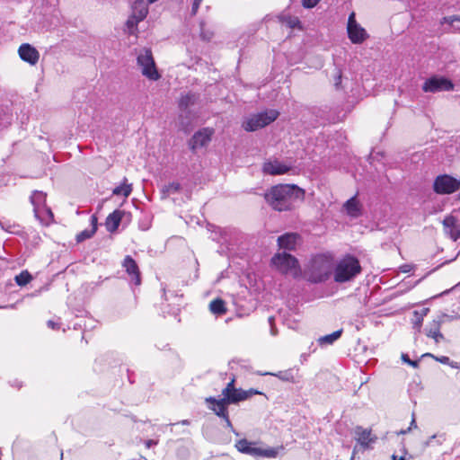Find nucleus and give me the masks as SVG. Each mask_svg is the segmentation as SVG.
Returning <instances> with one entry per match:
<instances>
[{
    "instance_id": "obj_1",
    "label": "nucleus",
    "mask_w": 460,
    "mask_h": 460,
    "mask_svg": "<svg viewBox=\"0 0 460 460\" xmlns=\"http://www.w3.org/2000/svg\"><path fill=\"white\" fill-rule=\"evenodd\" d=\"M305 191L296 185L280 184L265 194L267 202L276 210L286 211L304 199Z\"/></svg>"
},
{
    "instance_id": "obj_2",
    "label": "nucleus",
    "mask_w": 460,
    "mask_h": 460,
    "mask_svg": "<svg viewBox=\"0 0 460 460\" xmlns=\"http://www.w3.org/2000/svg\"><path fill=\"white\" fill-rule=\"evenodd\" d=\"M332 270V259L324 254H317L307 262L303 276L310 283H322L330 278Z\"/></svg>"
},
{
    "instance_id": "obj_3",
    "label": "nucleus",
    "mask_w": 460,
    "mask_h": 460,
    "mask_svg": "<svg viewBox=\"0 0 460 460\" xmlns=\"http://www.w3.org/2000/svg\"><path fill=\"white\" fill-rule=\"evenodd\" d=\"M333 270L334 281L344 283L350 281L361 272L358 260L351 255H346L336 265Z\"/></svg>"
},
{
    "instance_id": "obj_4",
    "label": "nucleus",
    "mask_w": 460,
    "mask_h": 460,
    "mask_svg": "<svg viewBox=\"0 0 460 460\" xmlns=\"http://www.w3.org/2000/svg\"><path fill=\"white\" fill-rule=\"evenodd\" d=\"M271 265L281 274L289 275L293 279H298L302 270L298 260L287 252H277L271 258Z\"/></svg>"
},
{
    "instance_id": "obj_5",
    "label": "nucleus",
    "mask_w": 460,
    "mask_h": 460,
    "mask_svg": "<svg viewBox=\"0 0 460 460\" xmlns=\"http://www.w3.org/2000/svg\"><path fill=\"white\" fill-rule=\"evenodd\" d=\"M256 445L255 442L243 438L235 443V447L239 452L255 458H276L279 452L283 450V447L261 448L258 447Z\"/></svg>"
},
{
    "instance_id": "obj_6",
    "label": "nucleus",
    "mask_w": 460,
    "mask_h": 460,
    "mask_svg": "<svg viewBox=\"0 0 460 460\" xmlns=\"http://www.w3.org/2000/svg\"><path fill=\"white\" fill-rule=\"evenodd\" d=\"M279 112L276 110H267L249 116L243 123L246 131L252 132L264 128L277 119Z\"/></svg>"
},
{
    "instance_id": "obj_7",
    "label": "nucleus",
    "mask_w": 460,
    "mask_h": 460,
    "mask_svg": "<svg viewBox=\"0 0 460 460\" xmlns=\"http://www.w3.org/2000/svg\"><path fill=\"white\" fill-rule=\"evenodd\" d=\"M137 65L141 67L144 76L151 81H157L161 75L157 71L152 51L149 49H142L137 55Z\"/></svg>"
},
{
    "instance_id": "obj_8",
    "label": "nucleus",
    "mask_w": 460,
    "mask_h": 460,
    "mask_svg": "<svg viewBox=\"0 0 460 460\" xmlns=\"http://www.w3.org/2000/svg\"><path fill=\"white\" fill-rule=\"evenodd\" d=\"M455 87L454 83L445 77L439 75H433L428 78L422 84V91L425 93H438V92H450Z\"/></svg>"
},
{
    "instance_id": "obj_9",
    "label": "nucleus",
    "mask_w": 460,
    "mask_h": 460,
    "mask_svg": "<svg viewBox=\"0 0 460 460\" xmlns=\"http://www.w3.org/2000/svg\"><path fill=\"white\" fill-rule=\"evenodd\" d=\"M433 189L438 194H450L460 189V181L447 174L439 175L434 181Z\"/></svg>"
},
{
    "instance_id": "obj_10",
    "label": "nucleus",
    "mask_w": 460,
    "mask_h": 460,
    "mask_svg": "<svg viewBox=\"0 0 460 460\" xmlns=\"http://www.w3.org/2000/svg\"><path fill=\"white\" fill-rule=\"evenodd\" d=\"M348 36L354 44L362 43L367 38V32L356 21L355 13H351L348 19Z\"/></svg>"
},
{
    "instance_id": "obj_11",
    "label": "nucleus",
    "mask_w": 460,
    "mask_h": 460,
    "mask_svg": "<svg viewBox=\"0 0 460 460\" xmlns=\"http://www.w3.org/2000/svg\"><path fill=\"white\" fill-rule=\"evenodd\" d=\"M355 439L361 449L368 450L372 448V444L376 442L377 437L372 434L370 429L357 426L355 428Z\"/></svg>"
},
{
    "instance_id": "obj_12",
    "label": "nucleus",
    "mask_w": 460,
    "mask_h": 460,
    "mask_svg": "<svg viewBox=\"0 0 460 460\" xmlns=\"http://www.w3.org/2000/svg\"><path fill=\"white\" fill-rule=\"evenodd\" d=\"M214 130L209 128H204L197 131L189 142L190 148L192 151L206 146L211 140Z\"/></svg>"
},
{
    "instance_id": "obj_13",
    "label": "nucleus",
    "mask_w": 460,
    "mask_h": 460,
    "mask_svg": "<svg viewBox=\"0 0 460 460\" xmlns=\"http://www.w3.org/2000/svg\"><path fill=\"white\" fill-rule=\"evenodd\" d=\"M261 393L257 391L256 389L251 388L249 390H243L241 388H236L231 390L228 394H223V398L226 401L228 404H235L240 402L245 401L251 396L254 394H261Z\"/></svg>"
},
{
    "instance_id": "obj_14",
    "label": "nucleus",
    "mask_w": 460,
    "mask_h": 460,
    "mask_svg": "<svg viewBox=\"0 0 460 460\" xmlns=\"http://www.w3.org/2000/svg\"><path fill=\"white\" fill-rule=\"evenodd\" d=\"M291 168V164H287L277 159H274L265 162L262 170L265 173L270 175H281L289 172Z\"/></svg>"
},
{
    "instance_id": "obj_15",
    "label": "nucleus",
    "mask_w": 460,
    "mask_h": 460,
    "mask_svg": "<svg viewBox=\"0 0 460 460\" xmlns=\"http://www.w3.org/2000/svg\"><path fill=\"white\" fill-rule=\"evenodd\" d=\"M206 402L208 408L218 417L224 418L228 414L227 406L229 405L226 401L222 398L208 397Z\"/></svg>"
},
{
    "instance_id": "obj_16",
    "label": "nucleus",
    "mask_w": 460,
    "mask_h": 460,
    "mask_svg": "<svg viewBox=\"0 0 460 460\" xmlns=\"http://www.w3.org/2000/svg\"><path fill=\"white\" fill-rule=\"evenodd\" d=\"M122 266L125 269L128 275L130 277L131 281L136 286L140 285V271L135 260H133L131 256L127 255L123 260Z\"/></svg>"
},
{
    "instance_id": "obj_17",
    "label": "nucleus",
    "mask_w": 460,
    "mask_h": 460,
    "mask_svg": "<svg viewBox=\"0 0 460 460\" xmlns=\"http://www.w3.org/2000/svg\"><path fill=\"white\" fill-rule=\"evenodd\" d=\"M19 56L22 60L30 65H36L40 58L39 51L28 43H23L18 49Z\"/></svg>"
},
{
    "instance_id": "obj_18",
    "label": "nucleus",
    "mask_w": 460,
    "mask_h": 460,
    "mask_svg": "<svg viewBox=\"0 0 460 460\" xmlns=\"http://www.w3.org/2000/svg\"><path fill=\"white\" fill-rule=\"evenodd\" d=\"M300 236L296 233H287L278 238V244L280 249L294 251Z\"/></svg>"
},
{
    "instance_id": "obj_19",
    "label": "nucleus",
    "mask_w": 460,
    "mask_h": 460,
    "mask_svg": "<svg viewBox=\"0 0 460 460\" xmlns=\"http://www.w3.org/2000/svg\"><path fill=\"white\" fill-rule=\"evenodd\" d=\"M35 217L43 225H49L53 219L51 209L47 206H42L33 209Z\"/></svg>"
},
{
    "instance_id": "obj_20",
    "label": "nucleus",
    "mask_w": 460,
    "mask_h": 460,
    "mask_svg": "<svg viewBox=\"0 0 460 460\" xmlns=\"http://www.w3.org/2000/svg\"><path fill=\"white\" fill-rule=\"evenodd\" d=\"M344 208L347 214L351 217H358L361 215V206L356 196L345 202Z\"/></svg>"
},
{
    "instance_id": "obj_21",
    "label": "nucleus",
    "mask_w": 460,
    "mask_h": 460,
    "mask_svg": "<svg viewBox=\"0 0 460 460\" xmlns=\"http://www.w3.org/2000/svg\"><path fill=\"white\" fill-rule=\"evenodd\" d=\"M123 212L120 210H115L111 214H110L106 219V226L108 231L114 232L118 229Z\"/></svg>"
},
{
    "instance_id": "obj_22",
    "label": "nucleus",
    "mask_w": 460,
    "mask_h": 460,
    "mask_svg": "<svg viewBox=\"0 0 460 460\" xmlns=\"http://www.w3.org/2000/svg\"><path fill=\"white\" fill-rule=\"evenodd\" d=\"M209 310L213 314L217 316L226 314V308L225 301L221 298L212 300L209 304Z\"/></svg>"
},
{
    "instance_id": "obj_23",
    "label": "nucleus",
    "mask_w": 460,
    "mask_h": 460,
    "mask_svg": "<svg viewBox=\"0 0 460 460\" xmlns=\"http://www.w3.org/2000/svg\"><path fill=\"white\" fill-rule=\"evenodd\" d=\"M33 209L46 205V193L40 190H34L30 197Z\"/></svg>"
},
{
    "instance_id": "obj_24",
    "label": "nucleus",
    "mask_w": 460,
    "mask_h": 460,
    "mask_svg": "<svg viewBox=\"0 0 460 460\" xmlns=\"http://www.w3.org/2000/svg\"><path fill=\"white\" fill-rule=\"evenodd\" d=\"M199 96L194 93H188L182 95L179 102V107L181 110H187L190 105H193Z\"/></svg>"
},
{
    "instance_id": "obj_25",
    "label": "nucleus",
    "mask_w": 460,
    "mask_h": 460,
    "mask_svg": "<svg viewBox=\"0 0 460 460\" xmlns=\"http://www.w3.org/2000/svg\"><path fill=\"white\" fill-rule=\"evenodd\" d=\"M132 192V185L128 183L127 178L123 179L122 184L113 189L112 194L116 196L128 197Z\"/></svg>"
},
{
    "instance_id": "obj_26",
    "label": "nucleus",
    "mask_w": 460,
    "mask_h": 460,
    "mask_svg": "<svg viewBox=\"0 0 460 460\" xmlns=\"http://www.w3.org/2000/svg\"><path fill=\"white\" fill-rule=\"evenodd\" d=\"M342 334V330H338V331H335L333 332L331 334H327V335H324V336H322L318 339V343L319 345L321 346H325V345H332V343H334L338 339H340V337L341 336Z\"/></svg>"
},
{
    "instance_id": "obj_27",
    "label": "nucleus",
    "mask_w": 460,
    "mask_h": 460,
    "mask_svg": "<svg viewBox=\"0 0 460 460\" xmlns=\"http://www.w3.org/2000/svg\"><path fill=\"white\" fill-rule=\"evenodd\" d=\"M429 310V308H422L420 311L413 312L414 318L412 319V324H413V328L417 329L418 332H420V327L423 323V319L427 315Z\"/></svg>"
},
{
    "instance_id": "obj_28",
    "label": "nucleus",
    "mask_w": 460,
    "mask_h": 460,
    "mask_svg": "<svg viewBox=\"0 0 460 460\" xmlns=\"http://www.w3.org/2000/svg\"><path fill=\"white\" fill-rule=\"evenodd\" d=\"M32 279L31 275L27 271L23 270L20 274L16 275L14 280L20 287L27 285Z\"/></svg>"
},
{
    "instance_id": "obj_29",
    "label": "nucleus",
    "mask_w": 460,
    "mask_h": 460,
    "mask_svg": "<svg viewBox=\"0 0 460 460\" xmlns=\"http://www.w3.org/2000/svg\"><path fill=\"white\" fill-rule=\"evenodd\" d=\"M181 190V184L179 182H171L163 188L164 195H171L177 193Z\"/></svg>"
},
{
    "instance_id": "obj_30",
    "label": "nucleus",
    "mask_w": 460,
    "mask_h": 460,
    "mask_svg": "<svg viewBox=\"0 0 460 460\" xmlns=\"http://www.w3.org/2000/svg\"><path fill=\"white\" fill-rule=\"evenodd\" d=\"M439 330H440V322L433 321L432 323H430V325L425 329L426 335L428 337L432 338L438 332Z\"/></svg>"
},
{
    "instance_id": "obj_31",
    "label": "nucleus",
    "mask_w": 460,
    "mask_h": 460,
    "mask_svg": "<svg viewBox=\"0 0 460 460\" xmlns=\"http://www.w3.org/2000/svg\"><path fill=\"white\" fill-rule=\"evenodd\" d=\"M282 23L286 24L289 28H296L300 24L298 18L292 16H282L280 17Z\"/></svg>"
},
{
    "instance_id": "obj_32",
    "label": "nucleus",
    "mask_w": 460,
    "mask_h": 460,
    "mask_svg": "<svg viewBox=\"0 0 460 460\" xmlns=\"http://www.w3.org/2000/svg\"><path fill=\"white\" fill-rule=\"evenodd\" d=\"M94 234V229H85L76 235V241L77 243H81L86 239L91 238Z\"/></svg>"
},
{
    "instance_id": "obj_33",
    "label": "nucleus",
    "mask_w": 460,
    "mask_h": 460,
    "mask_svg": "<svg viewBox=\"0 0 460 460\" xmlns=\"http://www.w3.org/2000/svg\"><path fill=\"white\" fill-rule=\"evenodd\" d=\"M341 81H342V73H341V69L336 67L334 69V73H333V85L337 90L341 88Z\"/></svg>"
},
{
    "instance_id": "obj_34",
    "label": "nucleus",
    "mask_w": 460,
    "mask_h": 460,
    "mask_svg": "<svg viewBox=\"0 0 460 460\" xmlns=\"http://www.w3.org/2000/svg\"><path fill=\"white\" fill-rule=\"evenodd\" d=\"M283 381H294V375L292 370L279 371L277 374H272Z\"/></svg>"
},
{
    "instance_id": "obj_35",
    "label": "nucleus",
    "mask_w": 460,
    "mask_h": 460,
    "mask_svg": "<svg viewBox=\"0 0 460 460\" xmlns=\"http://www.w3.org/2000/svg\"><path fill=\"white\" fill-rule=\"evenodd\" d=\"M456 219L453 216L447 217L443 220V226L445 228L455 229Z\"/></svg>"
},
{
    "instance_id": "obj_36",
    "label": "nucleus",
    "mask_w": 460,
    "mask_h": 460,
    "mask_svg": "<svg viewBox=\"0 0 460 460\" xmlns=\"http://www.w3.org/2000/svg\"><path fill=\"white\" fill-rule=\"evenodd\" d=\"M423 356L424 357H431V358H435L437 361H438L442 364L449 365V366H450V363L452 362V361H450V358L447 356L436 357L431 353H426Z\"/></svg>"
},
{
    "instance_id": "obj_37",
    "label": "nucleus",
    "mask_w": 460,
    "mask_h": 460,
    "mask_svg": "<svg viewBox=\"0 0 460 460\" xmlns=\"http://www.w3.org/2000/svg\"><path fill=\"white\" fill-rule=\"evenodd\" d=\"M139 21L137 18V15L133 13L127 21V26L130 31H132L133 29H135Z\"/></svg>"
},
{
    "instance_id": "obj_38",
    "label": "nucleus",
    "mask_w": 460,
    "mask_h": 460,
    "mask_svg": "<svg viewBox=\"0 0 460 460\" xmlns=\"http://www.w3.org/2000/svg\"><path fill=\"white\" fill-rule=\"evenodd\" d=\"M234 384H235V377L233 376L231 378V380L227 383L226 387L222 390V395L225 394H228L229 392H231V390L236 389L234 386Z\"/></svg>"
},
{
    "instance_id": "obj_39",
    "label": "nucleus",
    "mask_w": 460,
    "mask_h": 460,
    "mask_svg": "<svg viewBox=\"0 0 460 460\" xmlns=\"http://www.w3.org/2000/svg\"><path fill=\"white\" fill-rule=\"evenodd\" d=\"M402 360L415 368L419 367V362L417 360L410 359L407 354H402Z\"/></svg>"
},
{
    "instance_id": "obj_40",
    "label": "nucleus",
    "mask_w": 460,
    "mask_h": 460,
    "mask_svg": "<svg viewBox=\"0 0 460 460\" xmlns=\"http://www.w3.org/2000/svg\"><path fill=\"white\" fill-rule=\"evenodd\" d=\"M448 234L454 241H456L460 238V227L455 226V229L449 230Z\"/></svg>"
},
{
    "instance_id": "obj_41",
    "label": "nucleus",
    "mask_w": 460,
    "mask_h": 460,
    "mask_svg": "<svg viewBox=\"0 0 460 460\" xmlns=\"http://www.w3.org/2000/svg\"><path fill=\"white\" fill-rule=\"evenodd\" d=\"M321 0H303L302 4L305 8L314 7Z\"/></svg>"
},
{
    "instance_id": "obj_42",
    "label": "nucleus",
    "mask_w": 460,
    "mask_h": 460,
    "mask_svg": "<svg viewBox=\"0 0 460 460\" xmlns=\"http://www.w3.org/2000/svg\"><path fill=\"white\" fill-rule=\"evenodd\" d=\"M135 14L137 15V20L141 22L146 18L147 14V9L143 6L140 10L137 11V13Z\"/></svg>"
},
{
    "instance_id": "obj_43",
    "label": "nucleus",
    "mask_w": 460,
    "mask_h": 460,
    "mask_svg": "<svg viewBox=\"0 0 460 460\" xmlns=\"http://www.w3.org/2000/svg\"><path fill=\"white\" fill-rule=\"evenodd\" d=\"M203 0H194L192 6H191V14L195 15L198 12V9Z\"/></svg>"
},
{
    "instance_id": "obj_44",
    "label": "nucleus",
    "mask_w": 460,
    "mask_h": 460,
    "mask_svg": "<svg viewBox=\"0 0 460 460\" xmlns=\"http://www.w3.org/2000/svg\"><path fill=\"white\" fill-rule=\"evenodd\" d=\"M268 321H269V323L270 326V333H271V335L275 336L277 334V330L274 326V317L273 316L269 317Z\"/></svg>"
},
{
    "instance_id": "obj_45",
    "label": "nucleus",
    "mask_w": 460,
    "mask_h": 460,
    "mask_svg": "<svg viewBox=\"0 0 460 460\" xmlns=\"http://www.w3.org/2000/svg\"><path fill=\"white\" fill-rule=\"evenodd\" d=\"M413 266L411 264H403L400 266V270L403 273L411 272L413 270Z\"/></svg>"
},
{
    "instance_id": "obj_46",
    "label": "nucleus",
    "mask_w": 460,
    "mask_h": 460,
    "mask_svg": "<svg viewBox=\"0 0 460 460\" xmlns=\"http://www.w3.org/2000/svg\"><path fill=\"white\" fill-rule=\"evenodd\" d=\"M412 428H417V424L415 421L414 414L412 415V420L411 421L410 427L406 430H401L400 434H406L408 431H410Z\"/></svg>"
},
{
    "instance_id": "obj_47",
    "label": "nucleus",
    "mask_w": 460,
    "mask_h": 460,
    "mask_svg": "<svg viewBox=\"0 0 460 460\" xmlns=\"http://www.w3.org/2000/svg\"><path fill=\"white\" fill-rule=\"evenodd\" d=\"M91 229H94V232L97 230V217L95 215L91 217Z\"/></svg>"
},
{
    "instance_id": "obj_48",
    "label": "nucleus",
    "mask_w": 460,
    "mask_h": 460,
    "mask_svg": "<svg viewBox=\"0 0 460 460\" xmlns=\"http://www.w3.org/2000/svg\"><path fill=\"white\" fill-rule=\"evenodd\" d=\"M432 339H434L436 343H439L442 340H444V335L440 332L439 330L438 332L432 337Z\"/></svg>"
},
{
    "instance_id": "obj_49",
    "label": "nucleus",
    "mask_w": 460,
    "mask_h": 460,
    "mask_svg": "<svg viewBox=\"0 0 460 460\" xmlns=\"http://www.w3.org/2000/svg\"><path fill=\"white\" fill-rule=\"evenodd\" d=\"M222 419L225 420V422H226V426L227 428H229L232 431H234V428H233V425H232V422H231V420H230V419H229V415L227 414V415H226V417H224V418H222Z\"/></svg>"
},
{
    "instance_id": "obj_50",
    "label": "nucleus",
    "mask_w": 460,
    "mask_h": 460,
    "mask_svg": "<svg viewBox=\"0 0 460 460\" xmlns=\"http://www.w3.org/2000/svg\"><path fill=\"white\" fill-rule=\"evenodd\" d=\"M47 325H48L49 328H51V329H57V328H58V324L57 323H55L54 321H52V320H49V321L47 322Z\"/></svg>"
},
{
    "instance_id": "obj_51",
    "label": "nucleus",
    "mask_w": 460,
    "mask_h": 460,
    "mask_svg": "<svg viewBox=\"0 0 460 460\" xmlns=\"http://www.w3.org/2000/svg\"><path fill=\"white\" fill-rule=\"evenodd\" d=\"M145 444H146V447L147 448H150V447H152L153 446L156 445V444H157V442H156V441H155V440H153V439H148V440H146V441L145 442Z\"/></svg>"
},
{
    "instance_id": "obj_52",
    "label": "nucleus",
    "mask_w": 460,
    "mask_h": 460,
    "mask_svg": "<svg viewBox=\"0 0 460 460\" xmlns=\"http://www.w3.org/2000/svg\"><path fill=\"white\" fill-rule=\"evenodd\" d=\"M437 438V435H433L431 436L428 440L427 442L425 443V445L427 447L430 446L432 444V441H434V439Z\"/></svg>"
},
{
    "instance_id": "obj_53",
    "label": "nucleus",
    "mask_w": 460,
    "mask_h": 460,
    "mask_svg": "<svg viewBox=\"0 0 460 460\" xmlns=\"http://www.w3.org/2000/svg\"><path fill=\"white\" fill-rule=\"evenodd\" d=\"M0 226L3 229L8 231V232H13V230H11V226H5L1 221H0Z\"/></svg>"
},
{
    "instance_id": "obj_54",
    "label": "nucleus",
    "mask_w": 460,
    "mask_h": 460,
    "mask_svg": "<svg viewBox=\"0 0 460 460\" xmlns=\"http://www.w3.org/2000/svg\"><path fill=\"white\" fill-rule=\"evenodd\" d=\"M19 302H16L14 304H11V305H5V306H3V308H10V309H15L16 308V305L18 304Z\"/></svg>"
},
{
    "instance_id": "obj_55",
    "label": "nucleus",
    "mask_w": 460,
    "mask_h": 460,
    "mask_svg": "<svg viewBox=\"0 0 460 460\" xmlns=\"http://www.w3.org/2000/svg\"><path fill=\"white\" fill-rule=\"evenodd\" d=\"M450 367H454V368H458V369H460V363L453 362V361H452V362L450 363Z\"/></svg>"
},
{
    "instance_id": "obj_56",
    "label": "nucleus",
    "mask_w": 460,
    "mask_h": 460,
    "mask_svg": "<svg viewBox=\"0 0 460 460\" xmlns=\"http://www.w3.org/2000/svg\"><path fill=\"white\" fill-rule=\"evenodd\" d=\"M12 385L15 386L17 388H21L22 387V382H19L18 380H15L14 383Z\"/></svg>"
},
{
    "instance_id": "obj_57",
    "label": "nucleus",
    "mask_w": 460,
    "mask_h": 460,
    "mask_svg": "<svg viewBox=\"0 0 460 460\" xmlns=\"http://www.w3.org/2000/svg\"><path fill=\"white\" fill-rule=\"evenodd\" d=\"M448 21L453 23L455 21H459L460 22V19L456 16H452V17H449L448 18Z\"/></svg>"
},
{
    "instance_id": "obj_58",
    "label": "nucleus",
    "mask_w": 460,
    "mask_h": 460,
    "mask_svg": "<svg viewBox=\"0 0 460 460\" xmlns=\"http://www.w3.org/2000/svg\"><path fill=\"white\" fill-rule=\"evenodd\" d=\"M392 459H393V460H404V457H403V456H400V457H398L397 456L393 455V456H392Z\"/></svg>"
},
{
    "instance_id": "obj_59",
    "label": "nucleus",
    "mask_w": 460,
    "mask_h": 460,
    "mask_svg": "<svg viewBox=\"0 0 460 460\" xmlns=\"http://www.w3.org/2000/svg\"><path fill=\"white\" fill-rule=\"evenodd\" d=\"M357 450H358V447L356 446V447H354V450H353V456H352V460H354V459H355V453H356V451H357Z\"/></svg>"
},
{
    "instance_id": "obj_60",
    "label": "nucleus",
    "mask_w": 460,
    "mask_h": 460,
    "mask_svg": "<svg viewBox=\"0 0 460 460\" xmlns=\"http://www.w3.org/2000/svg\"><path fill=\"white\" fill-rule=\"evenodd\" d=\"M201 37H202L203 39H205V40H208L210 39V37H207V36L205 35V33H203V32H201Z\"/></svg>"
},
{
    "instance_id": "obj_61",
    "label": "nucleus",
    "mask_w": 460,
    "mask_h": 460,
    "mask_svg": "<svg viewBox=\"0 0 460 460\" xmlns=\"http://www.w3.org/2000/svg\"><path fill=\"white\" fill-rule=\"evenodd\" d=\"M181 423H182L183 425H188L190 422H189V420H182V421H181Z\"/></svg>"
},
{
    "instance_id": "obj_62",
    "label": "nucleus",
    "mask_w": 460,
    "mask_h": 460,
    "mask_svg": "<svg viewBox=\"0 0 460 460\" xmlns=\"http://www.w3.org/2000/svg\"><path fill=\"white\" fill-rule=\"evenodd\" d=\"M458 199H459V200H460V193L458 194Z\"/></svg>"
}]
</instances>
